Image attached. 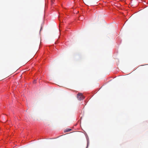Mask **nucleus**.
Masks as SVG:
<instances>
[{
    "instance_id": "2",
    "label": "nucleus",
    "mask_w": 148,
    "mask_h": 148,
    "mask_svg": "<svg viewBox=\"0 0 148 148\" xmlns=\"http://www.w3.org/2000/svg\"><path fill=\"white\" fill-rule=\"evenodd\" d=\"M89 145V140L88 139H87V147L86 148H87Z\"/></svg>"
},
{
    "instance_id": "1",
    "label": "nucleus",
    "mask_w": 148,
    "mask_h": 148,
    "mask_svg": "<svg viewBox=\"0 0 148 148\" xmlns=\"http://www.w3.org/2000/svg\"><path fill=\"white\" fill-rule=\"evenodd\" d=\"M77 98L78 100H81L84 99L85 97L81 93H79L77 95Z\"/></svg>"
},
{
    "instance_id": "3",
    "label": "nucleus",
    "mask_w": 148,
    "mask_h": 148,
    "mask_svg": "<svg viewBox=\"0 0 148 148\" xmlns=\"http://www.w3.org/2000/svg\"><path fill=\"white\" fill-rule=\"evenodd\" d=\"M71 130V129H68L66 130V132H69Z\"/></svg>"
},
{
    "instance_id": "4",
    "label": "nucleus",
    "mask_w": 148,
    "mask_h": 148,
    "mask_svg": "<svg viewBox=\"0 0 148 148\" xmlns=\"http://www.w3.org/2000/svg\"><path fill=\"white\" fill-rule=\"evenodd\" d=\"M42 28H41L40 30Z\"/></svg>"
}]
</instances>
